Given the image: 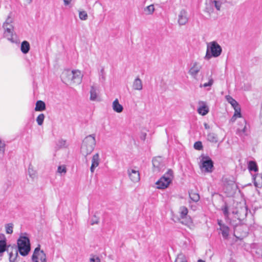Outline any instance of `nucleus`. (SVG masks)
Masks as SVG:
<instances>
[{
    "label": "nucleus",
    "mask_w": 262,
    "mask_h": 262,
    "mask_svg": "<svg viewBox=\"0 0 262 262\" xmlns=\"http://www.w3.org/2000/svg\"><path fill=\"white\" fill-rule=\"evenodd\" d=\"M213 3L214 4V6H215V8H216V9L219 11L220 10L221 7V4L216 1H213Z\"/></svg>",
    "instance_id": "nucleus-39"
},
{
    "label": "nucleus",
    "mask_w": 262,
    "mask_h": 262,
    "mask_svg": "<svg viewBox=\"0 0 262 262\" xmlns=\"http://www.w3.org/2000/svg\"><path fill=\"white\" fill-rule=\"evenodd\" d=\"M162 163V159L160 157H156L152 160V164L154 167L159 168Z\"/></svg>",
    "instance_id": "nucleus-26"
},
{
    "label": "nucleus",
    "mask_w": 262,
    "mask_h": 262,
    "mask_svg": "<svg viewBox=\"0 0 262 262\" xmlns=\"http://www.w3.org/2000/svg\"><path fill=\"white\" fill-rule=\"evenodd\" d=\"M45 119V115L43 114H39L37 118L36 121L39 125H41L43 124Z\"/></svg>",
    "instance_id": "nucleus-29"
},
{
    "label": "nucleus",
    "mask_w": 262,
    "mask_h": 262,
    "mask_svg": "<svg viewBox=\"0 0 262 262\" xmlns=\"http://www.w3.org/2000/svg\"><path fill=\"white\" fill-rule=\"evenodd\" d=\"M46 109L45 103L41 101L38 100L36 102L35 111H43Z\"/></svg>",
    "instance_id": "nucleus-17"
},
{
    "label": "nucleus",
    "mask_w": 262,
    "mask_h": 262,
    "mask_svg": "<svg viewBox=\"0 0 262 262\" xmlns=\"http://www.w3.org/2000/svg\"><path fill=\"white\" fill-rule=\"evenodd\" d=\"M174 262H187L185 256L182 254H179L175 259Z\"/></svg>",
    "instance_id": "nucleus-28"
},
{
    "label": "nucleus",
    "mask_w": 262,
    "mask_h": 262,
    "mask_svg": "<svg viewBox=\"0 0 262 262\" xmlns=\"http://www.w3.org/2000/svg\"><path fill=\"white\" fill-rule=\"evenodd\" d=\"M32 260L34 262H46V256L42 251H40L39 247L35 248L32 256Z\"/></svg>",
    "instance_id": "nucleus-7"
},
{
    "label": "nucleus",
    "mask_w": 262,
    "mask_h": 262,
    "mask_svg": "<svg viewBox=\"0 0 262 262\" xmlns=\"http://www.w3.org/2000/svg\"><path fill=\"white\" fill-rule=\"evenodd\" d=\"M4 36L8 40L12 39V28H7L4 32Z\"/></svg>",
    "instance_id": "nucleus-24"
},
{
    "label": "nucleus",
    "mask_w": 262,
    "mask_h": 262,
    "mask_svg": "<svg viewBox=\"0 0 262 262\" xmlns=\"http://www.w3.org/2000/svg\"><path fill=\"white\" fill-rule=\"evenodd\" d=\"M30 50V44L27 41H24L21 45V51L24 53H27Z\"/></svg>",
    "instance_id": "nucleus-18"
},
{
    "label": "nucleus",
    "mask_w": 262,
    "mask_h": 262,
    "mask_svg": "<svg viewBox=\"0 0 262 262\" xmlns=\"http://www.w3.org/2000/svg\"><path fill=\"white\" fill-rule=\"evenodd\" d=\"M226 99L227 101L232 105V106L235 108L236 107H237L238 106H240L237 103V102L234 100L232 97H231L230 96H226Z\"/></svg>",
    "instance_id": "nucleus-19"
},
{
    "label": "nucleus",
    "mask_w": 262,
    "mask_h": 262,
    "mask_svg": "<svg viewBox=\"0 0 262 262\" xmlns=\"http://www.w3.org/2000/svg\"><path fill=\"white\" fill-rule=\"evenodd\" d=\"M188 19L186 16V12L184 10L180 12L179 15L178 23L181 25H185L187 22Z\"/></svg>",
    "instance_id": "nucleus-11"
},
{
    "label": "nucleus",
    "mask_w": 262,
    "mask_h": 262,
    "mask_svg": "<svg viewBox=\"0 0 262 262\" xmlns=\"http://www.w3.org/2000/svg\"><path fill=\"white\" fill-rule=\"evenodd\" d=\"M204 125L205 129H208L210 128L209 125L207 123H205Z\"/></svg>",
    "instance_id": "nucleus-44"
},
{
    "label": "nucleus",
    "mask_w": 262,
    "mask_h": 262,
    "mask_svg": "<svg viewBox=\"0 0 262 262\" xmlns=\"http://www.w3.org/2000/svg\"><path fill=\"white\" fill-rule=\"evenodd\" d=\"M254 183L256 187H260L262 186V176L257 174L254 178Z\"/></svg>",
    "instance_id": "nucleus-22"
},
{
    "label": "nucleus",
    "mask_w": 262,
    "mask_h": 262,
    "mask_svg": "<svg viewBox=\"0 0 262 262\" xmlns=\"http://www.w3.org/2000/svg\"><path fill=\"white\" fill-rule=\"evenodd\" d=\"M188 210L185 206H181L178 211V215L176 217V221L180 222L190 229L194 227L191 218L188 215Z\"/></svg>",
    "instance_id": "nucleus-2"
},
{
    "label": "nucleus",
    "mask_w": 262,
    "mask_h": 262,
    "mask_svg": "<svg viewBox=\"0 0 262 262\" xmlns=\"http://www.w3.org/2000/svg\"><path fill=\"white\" fill-rule=\"evenodd\" d=\"M97 97V95L95 91L92 88L91 90V96L90 98L91 100H94Z\"/></svg>",
    "instance_id": "nucleus-36"
},
{
    "label": "nucleus",
    "mask_w": 262,
    "mask_h": 262,
    "mask_svg": "<svg viewBox=\"0 0 262 262\" xmlns=\"http://www.w3.org/2000/svg\"><path fill=\"white\" fill-rule=\"evenodd\" d=\"M79 16L81 20H86L88 18L87 13L84 11H81L79 12Z\"/></svg>",
    "instance_id": "nucleus-32"
},
{
    "label": "nucleus",
    "mask_w": 262,
    "mask_h": 262,
    "mask_svg": "<svg viewBox=\"0 0 262 262\" xmlns=\"http://www.w3.org/2000/svg\"><path fill=\"white\" fill-rule=\"evenodd\" d=\"M222 210L225 215L228 217L229 215V212L228 207L227 205H225L224 206H223V207L222 208Z\"/></svg>",
    "instance_id": "nucleus-38"
},
{
    "label": "nucleus",
    "mask_w": 262,
    "mask_h": 262,
    "mask_svg": "<svg viewBox=\"0 0 262 262\" xmlns=\"http://www.w3.org/2000/svg\"><path fill=\"white\" fill-rule=\"evenodd\" d=\"M248 168L250 171L256 172L258 171V168L256 162L254 161H250L248 164Z\"/></svg>",
    "instance_id": "nucleus-25"
},
{
    "label": "nucleus",
    "mask_w": 262,
    "mask_h": 262,
    "mask_svg": "<svg viewBox=\"0 0 262 262\" xmlns=\"http://www.w3.org/2000/svg\"><path fill=\"white\" fill-rule=\"evenodd\" d=\"M201 69V67L195 62L189 71V74L192 76H195Z\"/></svg>",
    "instance_id": "nucleus-13"
},
{
    "label": "nucleus",
    "mask_w": 262,
    "mask_h": 262,
    "mask_svg": "<svg viewBox=\"0 0 262 262\" xmlns=\"http://www.w3.org/2000/svg\"><path fill=\"white\" fill-rule=\"evenodd\" d=\"M1 236L3 237V239L0 240V253H2L6 251V239L4 234L0 235V238Z\"/></svg>",
    "instance_id": "nucleus-16"
},
{
    "label": "nucleus",
    "mask_w": 262,
    "mask_h": 262,
    "mask_svg": "<svg viewBox=\"0 0 262 262\" xmlns=\"http://www.w3.org/2000/svg\"><path fill=\"white\" fill-rule=\"evenodd\" d=\"M128 173L130 180L134 182H137L140 180V174L138 170L128 169Z\"/></svg>",
    "instance_id": "nucleus-9"
},
{
    "label": "nucleus",
    "mask_w": 262,
    "mask_h": 262,
    "mask_svg": "<svg viewBox=\"0 0 262 262\" xmlns=\"http://www.w3.org/2000/svg\"><path fill=\"white\" fill-rule=\"evenodd\" d=\"M155 10L154 6L153 5H149L145 9V11L146 12L147 14H152Z\"/></svg>",
    "instance_id": "nucleus-30"
},
{
    "label": "nucleus",
    "mask_w": 262,
    "mask_h": 262,
    "mask_svg": "<svg viewBox=\"0 0 262 262\" xmlns=\"http://www.w3.org/2000/svg\"><path fill=\"white\" fill-rule=\"evenodd\" d=\"M201 168H204L207 172H211L213 169V162L209 158H206L203 160Z\"/></svg>",
    "instance_id": "nucleus-8"
},
{
    "label": "nucleus",
    "mask_w": 262,
    "mask_h": 262,
    "mask_svg": "<svg viewBox=\"0 0 262 262\" xmlns=\"http://www.w3.org/2000/svg\"><path fill=\"white\" fill-rule=\"evenodd\" d=\"M207 140L213 143H217L221 139L219 136L213 133H210L207 135Z\"/></svg>",
    "instance_id": "nucleus-12"
},
{
    "label": "nucleus",
    "mask_w": 262,
    "mask_h": 262,
    "mask_svg": "<svg viewBox=\"0 0 262 262\" xmlns=\"http://www.w3.org/2000/svg\"><path fill=\"white\" fill-rule=\"evenodd\" d=\"M17 245L18 251L23 256L27 255L30 251V244L28 238L21 237L18 239Z\"/></svg>",
    "instance_id": "nucleus-6"
},
{
    "label": "nucleus",
    "mask_w": 262,
    "mask_h": 262,
    "mask_svg": "<svg viewBox=\"0 0 262 262\" xmlns=\"http://www.w3.org/2000/svg\"><path fill=\"white\" fill-rule=\"evenodd\" d=\"M6 231L7 234H12L13 232V224H8L6 226Z\"/></svg>",
    "instance_id": "nucleus-31"
},
{
    "label": "nucleus",
    "mask_w": 262,
    "mask_h": 262,
    "mask_svg": "<svg viewBox=\"0 0 262 262\" xmlns=\"http://www.w3.org/2000/svg\"><path fill=\"white\" fill-rule=\"evenodd\" d=\"M222 233L223 237L227 238L229 235V229L227 226H223L221 228Z\"/></svg>",
    "instance_id": "nucleus-27"
},
{
    "label": "nucleus",
    "mask_w": 262,
    "mask_h": 262,
    "mask_svg": "<svg viewBox=\"0 0 262 262\" xmlns=\"http://www.w3.org/2000/svg\"><path fill=\"white\" fill-rule=\"evenodd\" d=\"M174 218H175V216H173V220H174L175 221H176V219H174Z\"/></svg>",
    "instance_id": "nucleus-50"
},
{
    "label": "nucleus",
    "mask_w": 262,
    "mask_h": 262,
    "mask_svg": "<svg viewBox=\"0 0 262 262\" xmlns=\"http://www.w3.org/2000/svg\"><path fill=\"white\" fill-rule=\"evenodd\" d=\"M194 147L197 150H201L203 149L202 143L201 141L196 142L194 144Z\"/></svg>",
    "instance_id": "nucleus-34"
},
{
    "label": "nucleus",
    "mask_w": 262,
    "mask_h": 262,
    "mask_svg": "<svg viewBox=\"0 0 262 262\" xmlns=\"http://www.w3.org/2000/svg\"><path fill=\"white\" fill-rule=\"evenodd\" d=\"M8 25V23H6V24H4V26L5 27V26H6V25Z\"/></svg>",
    "instance_id": "nucleus-48"
},
{
    "label": "nucleus",
    "mask_w": 262,
    "mask_h": 262,
    "mask_svg": "<svg viewBox=\"0 0 262 262\" xmlns=\"http://www.w3.org/2000/svg\"><path fill=\"white\" fill-rule=\"evenodd\" d=\"M99 155L98 153L95 154L92 158V164L90 168L91 171L93 172L96 167H98L99 164Z\"/></svg>",
    "instance_id": "nucleus-10"
},
{
    "label": "nucleus",
    "mask_w": 262,
    "mask_h": 262,
    "mask_svg": "<svg viewBox=\"0 0 262 262\" xmlns=\"http://www.w3.org/2000/svg\"><path fill=\"white\" fill-rule=\"evenodd\" d=\"M173 177V171L171 169H168L166 173L156 182L157 188L165 189L167 188L171 183Z\"/></svg>",
    "instance_id": "nucleus-4"
},
{
    "label": "nucleus",
    "mask_w": 262,
    "mask_h": 262,
    "mask_svg": "<svg viewBox=\"0 0 262 262\" xmlns=\"http://www.w3.org/2000/svg\"><path fill=\"white\" fill-rule=\"evenodd\" d=\"M190 198L194 202H198L200 200V195L199 193L193 191H191L189 193Z\"/></svg>",
    "instance_id": "nucleus-23"
},
{
    "label": "nucleus",
    "mask_w": 262,
    "mask_h": 262,
    "mask_svg": "<svg viewBox=\"0 0 262 262\" xmlns=\"http://www.w3.org/2000/svg\"><path fill=\"white\" fill-rule=\"evenodd\" d=\"M5 144L4 142H2V141L0 140V150H2L4 152V150H5Z\"/></svg>",
    "instance_id": "nucleus-42"
},
{
    "label": "nucleus",
    "mask_w": 262,
    "mask_h": 262,
    "mask_svg": "<svg viewBox=\"0 0 262 262\" xmlns=\"http://www.w3.org/2000/svg\"><path fill=\"white\" fill-rule=\"evenodd\" d=\"M94 222H95V223L97 224V223H98V221H94Z\"/></svg>",
    "instance_id": "nucleus-47"
},
{
    "label": "nucleus",
    "mask_w": 262,
    "mask_h": 262,
    "mask_svg": "<svg viewBox=\"0 0 262 262\" xmlns=\"http://www.w3.org/2000/svg\"><path fill=\"white\" fill-rule=\"evenodd\" d=\"M17 255V252L16 249H14V254H13L12 252L9 253V259L11 262H14L16 256Z\"/></svg>",
    "instance_id": "nucleus-33"
},
{
    "label": "nucleus",
    "mask_w": 262,
    "mask_h": 262,
    "mask_svg": "<svg viewBox=\"0 0 262 262\" xmlns=\"http://www.w3.org/2000/svg\"><path fill=\"white\" fill-rule=\"evenodd\" d=\"M90 261L91 262H100V259L99 257H95V256H93L91 258H90Z\"/></svg>",
    "instance_id": "nucleus-40"
},
{
    "label": "nucleus",
    "mask_w": 262,
    "mask_h": 262,
    "mask_svg": "<svg viewBox=\"0 0 262 262\" xmlns=\"http://www.w3.org/2000/svg\"><path fill=\"white\" fill-rule=\"evenodd\" d=\"M208 111L209 108L208 106L204 103H202V105H200L198 109L199 114L202 116L206 115L208 113Z\"/></svg>",
    "instance_id": "nucleus-15"
},
{
    "label": "nucleus",
    "mask_w": 262,
    "mask_h": 262,
    "mask_svg": "<svg viewBox=\"0 0 262 262\" xmlns=\"http://www.w3.org/2000/svg\"><path fill=\"white\" fill-rule=\"evenodd\" d=\"M95 145V138L92 136L86 137L83 141L81 145V154L85 156L90 154L93 150Z\"/></svg>",
    "instance_id": "nucleus-3"
},
{
    "label": "nucleus",
    "mask_w": 262,
    "mask_h": 262,
    "mask_svg": "<svg viewBox=\"0 0 262 262\" xmlns=\"http://www.w3.org/2000/svg\"><path fill=\"white\" fill-rule=\"evenodd\" d=\"M95 224V222H92V225H93V224Z\"/></svg>",
    "instance_id": "nucleus-49"
},
{
    "label": "nucleus",
    "mask_w": 262,
    "mask_h": 262,
    "mask_svg": "<svg viewBox=\"0 0 262 262\" xmlns=\"http://www.w3.org/2000/svg\"><path fill=\"white\" fill-rule=\"evenodd\" d=\"M32 0H26V2L27 4H30Z\"/></svg>",
    "instance_id": "nucleus-45"
},
{
    "label": "nucleus",
    "mask_w": 262,
    "mask_h": 262,
    "mask_svg": "<svg viewBox=\"0 0 262 262\" xmlns=\"http://www.w3.org/2000/svg\"><path fill=\"white\" fill-rule=\"evenodd\" d=\"M64 3L66 5H68L70 4L71 0H63Z\"/></svg>",
    "instance_id": "nucleus-43"
},
{
    "label": "nucleus",
    "mask_w": 262,
    "mask_h": 262,
    "mask_svg": "<svg viewBox=\"0 0 262 262\" xmlns=\"http://www.w3.org/2000/svg\"><path fill=\"white\" fill-rule=\"evenodd\" d=\"M212 83H213V79L211 78L208 83H205L203 84V86L207 87L208 86H211V85H212Z\"/></svg>",
    "instance_id": "nucleus-41"
},
{
    "label": "nucleus",
    "mask_w": 262,
    "mask_h": 262,
    "mask_svg": "<svg viewBox=\"0 0 262 262\" xmlns=\"http://www.w3.org/2000/svg\"><path fill=\"white\" fill-rule=\"evenodd\" d=\"M235 112L232 116V118L231 119V121L232 122H234L237 118H241L242 117V115L241 113V107L240 106H238L237 107H236L235 108H234Z\"/></svg>",
    "instance_id": "nucleus-20"
},
{
    "label": "nucleus",
    "mask_w": 262,
    "mask_h": 262,
    "mask_svg": "<svg viewBox=\"0 0 262 262\" xmlns=\"http://www.w3.org/2000/svg\"><path fill=\"white\" fill-rule=\"evenodd\" d=\"M133 88L136 90H141L142 89V82L140 79L137 78L135 79L133 83Z\"/></svg>",
    "instance_id": "nucleus-21"
},
{
    "label": "nucleus",
    "mask_w": 262,
    "mask_h": 262,
    "mask_svg": "<svg viewBox=\"0 0 262 262\" xmlns=\"http://www.w3.org/2000/svg\"><path fill=\"white\" fill-rule=\"evenodd\" d=\"M113 109L117 113H121L123 111V106L119 103L118 99H116L113 102Z\"/></svg>",
    "instance_id": "nucleus-14"
},
{
    "label": "nucleus",
    "mask_w": 262,
    "mask_h": 262,
    "mask_svg": "<svg viewBox=\"0 0 262 262\" xmlns=\"http://www.w3.org/2000/svg\"><path fill=\"white\" fill-rule=\"evenodd\" d=\"M62 81L67 85H77L81 83L82 75L79 70H64L61 75Z\"/></svg>",
    "instance_id": "nucleus-1"
},
{
    "label": "nucleus",
    "mask_w": 262,
    "mask_h": 262,
    "mask_svg": "<svg viewBox=\"0 0 262 262\" xmlns=\"http://www.w3.org/2000/svg\"><path fill=\"white\" fill-rule=\"evenodd\" d=\"M57 171L59 173H66V167L65 165L59 166L58 167Z\"/></svg>",
    "instance_id": "nucleus-35"
},
{
    "label": "nucleus",
    "mask_w": 262,
    "mask_h": 262,
    "mask_svg": "<svg viewBox=\"0 0 262 262\" xmlns=\"http://www.w3.org/2000/svg\"><path fill=\"white\" fill-rule=\"evenodd\" d=\"M243 125H244L243 128H242V129H240L239 128H238V130H239V132H242L243 134H245L246 133V132H247L246 122L245 120L243 121Z\"/></svg>",
    "instance_id": "nucleus-37"
},
{
    "label": "nucleus",
    "mask_w": 262,
    "mask_h": 262,
    "mask_svg": "<svg viewBox=\"0 0 262 262\" xmlns=\"http://www.w3.org/2000/svg\"><path fill=\"white\" fill-rule=\"evenodd\" d=\"M222 52L221 46L215 41L209 43L207 45V50L205 56L207 59H210L212 56L218 57Z\"/></svg>",
    "instance_id": "nucleus-5"
},
{
    "label": "nucleus",
    "mask_w": 262,
    "mask_h": 262,
    "mask_svg": "<svg viewBox=\"0 0 262 262\" xmlns=\"http://www.w3.org/2000/svg\"><path fill=\"white\" fill-rule=\"evenodd\" d=\"M198 262H205V261L203 260L199 259V260H198Z\"/></svg>",
    "instance_id": "nucleus-46"
}]
</instances>
